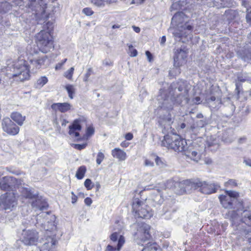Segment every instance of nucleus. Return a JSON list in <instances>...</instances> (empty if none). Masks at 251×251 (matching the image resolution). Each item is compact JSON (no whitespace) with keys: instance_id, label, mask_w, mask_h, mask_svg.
Listing matches in <instances>:
<instances>
[{"instance_id":"obj_16","label":"nucleus","mask_w":251,"mask_h":251,"mask_svg":"<svg viewBox=\"0 0 251 251\" xmlns=\"http://www.w3.org/2000/svg\"><path fill=\"white\" fill-rule=\"evenodd\" d=\"M174 65L176 67H179L185 63L187 57L186 51L182 49H177L174 51Z\"/></svg>"},{"instance_id":"obj_60","label":"nucleus","mask_w":251,"mask_h":251,"mask_svg":"<svg viewBox=\"0 0 251 251\" xmlns=\"http://www.w3.org/2000/svg\"><path fill=\"white\" fill-rule=\"evenodd\" d=\"M243 162L245 163L247 166H249L251 167V159H244Z\"/></svg>"},{"instance_id":"obj_9","label":"nucleus","mask_w":251,"mask_h":251,"mask_svg":"<svg viewBox=\"0 0 251 251\" xmlns=\"http://www.w3.org/2000/svg\"><path fill=\"white\" fill-rule=\"evenodd\" d=\"M132 209L136 218L149 219L153 215L152 211L144 202L135 199L132 203Z\"/></svg>"},{"instance_id":"obj_44","label":"nucleus","mask_w":251,"mask_h":251,"mask_svg":"<svg viewBox=\"0 0 251 251\" xmlns=\"http://www.w3.org/2000/svg\"><path fill=\"white\" fill-rule=\"evenodd\" d=\"M104 158V154L100 151H99L98 153L97 156V159H96V162L98 165H100L102 161L103 160Z\"/></svg>"},{"instance_id":"obj_23","label":"nucleus","mask_w":251,"mask_h":251,"mask_svg":"<svg viewBox=\"0 0 251 251\" xmlns=\"http://www.w3.org/2000/svg\"><path fill=\"white\" fill-rule=\"evenodd\" d=\"M208 124V120L206 118L197 121L195 124L192 125L190 129L192 132L196 134L199 130Z\"/></svg>"},{"instance_id":"obj_41","label":"nucleus","mask_w":251,"mask_h":251,"mask_svg":"<svg viewBox=\"0 0 251 251\" xmlns=\"http://www.w3.org/2000/svg\"><path fill=\"white\" fill-rule=\"evenodd\" d=\"M44 30H47V32H50L51 33V31L53 28V23L51 22H48L45 25H44Z\"/></svg>"},{"instance_id":"obj_39","label":"nucleus","mask_w":251,"mask_h":251,"mask_svg":"<svg viewBox=\"0 0 251 251\" xmlns=\"http://www.w3.org/2000/svg\"><path fill=\"white\" fill-rule=\"evenodd\" d=\"M74 70V67H71L70 69L64 73V76L69 80L72 79Z\"/></svg>"},{"instance_id":"obj_3","label":"nucleus","mask_w":251,"mask_h":251,"mask_svg":"<svg viewBox=\"0 0 251 251\" xmlns=\"http://www.w3.org/2000/svg\"><path fill=\"white\" fill-rule=\"evenodd\" d=\"M161 145L178 152L185 151L187 149L186 140L176 134L165 135Z\"/></svg>"},{"instance_id":"obj_32","label":"nucleus","mask_w":251,"mask_h":251,"mask_svg":"<svg viewBox=\"0 0 251 251\" xmlns=\"http://www.w3.org/2000/svg\"><path fill=\"white\" fill-rule=\"evenodd\" d=\"M141 251H161V249L156 243H149Z\"/></svg>"},{"instance_id":"obj_53","label":"nucleus","mask_w":251,"mask_h":251,"mask_svg":"<svg viewBox=\"0 0 251 251\" xmlns=\"http://www.w3.org/2000/svg\"><path fill=\"white\" fill-rule=\"evenodd\" d=\"M144 165L147 167H153L154 166V163L152 161L146 159L144 161Z\"/></svg>"},{"instance_id":"obj_5","label":"nucleus","mask_w":251,"mask_h":251,"mask_svg":"<svg viewBox=\"0 0 251 251\" xmlns=\"http://www.w3.org/2000/svg\"><path fill=\"white\" fill-rule=\"evenodd\" d=\"M226 195H221L219 197L221 204L225 208L231 209L233 205L236 206L238 209L243 208V201L239 200V194L235 191L226 190Z\"/></svg>"},{"instance_id":"obj_47","label":"nucleus","mask_w":251,"mask_h":251,"mask_svg":"<svg viewBox=\"0 0 251 251\" xmlns=\"http://www.w3.org/2000/svg\"><path fill=\"white\" fill-rule=\"evenodd\" d=\"M106 0H92V2L97 6H102L104 5Z\"/></svg>"},{"instance_id":"obj_11","label":"nucleus","mask_w":251,"mask_h":251,"mask_svg":"<svg viewBox=\"0 0 251 251\" xmlns=\"http://www.w3.org/2000/svg\"><path fill=\"white\" fill-rule=\"evenodd\" d=\"M38 232L34 229H24L22 233L21 241L25 245H36L39 241Z\"/></svg>"},{"instance_id":"obj_6","label":"nucleus","mask_w":251,"mask_h":251,"mask_svg":"<svg viewBox=\"0 0 251 251\" xmlns=\"http://www.w3.org/2000/svg\"><path fill=\"white\" fill-rule=\"evenodd\" d=\"M36 43L39 50L46 53L54 48L53 37L50 32L42 30L36 35Z\"/></svg>"},{"instance_id":"obj_13","label":"nucleus","mask_w":251,"mask_h":251,"mask_svg":"<svg viewBox=\"0 0 251 251\" xmlns=\"http://www.w3.org/2000/svg\"><path fill=\"white\" fill-rule=\"evenodd\" d=\"M176 99L174 98V96L171 97L167 96L166 93H161L158 96L157 100L159 101V107H160V112L162 110H172L174 105L176 103Z\"/></svg>"},{"instance_id":"obj_27","label":"nucleus","mask_w":251,"mask_h":251,"mask_svg":"<svg viewBox=\"0 0 251 251\" xmlns=\"http://www.w3.org/2000/svg\"><path fill=\"white\" fill-rule=\"evenodd\" d=\"M152 200L156 203L160 204L164 201L162 194L158 189L154 190L153 193L151 195Z\"/></svg>"},{"instance_id":"obj_29","label":"nucleus","mask_w":251,"mask_h":251,"mask_svg":"<svg viewBox=\"0 0 251 251\" xmlns=\"http://www.w3.org/2000/svg\"><path fill=\"white\" fill-rule=\"evenodd\" d=\"M47 242H45L41 247L40 251H50V250L55 244V241L53 238L49 237L47 239Z\"/></svg>"},{"instance_id":"obj_25","label":"nucleus","mask_w":251,"mask_h":251,"mask_svg":"<svg viewBox=\"0 0 251 251\" xmlns=\"http://www.w3.org/2000/svg\"><path fill=\"white\" fill-rule=\"evenodd\" d=\"M11 119L16 122L18 126H22L25 120V116H23L20 113L13 112L10 115Z\"/></svg>"},{"instance_id":"obj_61","label":"nucleus","mask_w":251,"mask_h":251,"mask_svg":"<svg viewBox=\"0 0 251 251\" xmlns=\"http://www.w3.org/2000/svg\"><path fill=\"white\" fill-rule=\"evenodd\" d=\"M212 105L213 106H209L211 109H218L220 106V105H218V104L215 102H213Z\"/></svg>"},{"instance_id":"obj_43","label":"nucleus","mask_w":251,"mask_h":251,"mask_svg":"<svg viewBox=\"0 0 251 251\" xmlns=\"http://www.w3.org/2000/svg\"><path fill=\"white\" fill-rule=\"evenodd\" d=\"M84 184L88 190H91L94 186V185L92 183L91 180L89 178L85 180Z\"/></svg>"},{"instance_id":"obj_57","label":"nucleus","mask_w":251,"mask_h":251,"mask_svg":"<svg viewBox=\"0 0 251 251\" xmlns=\"http://www.w3.org/2000/svg\"><path fill=\"white\" fill-rule=\"evenodd\" d=\"M72 194V203H75L77 200V197L74 194L73 192H71Z\"/></svg>"},{"instance_id":"obj_33","label":"nucleus","mask_w":251,"mask_h":251,"mask_svg":"<svg viewBox=\"0 0 251 251\" xmlns=\"http://www.w3.org/2000/svg\"><path fill=\"white\" fill-rule=\"evenodd\" d=\"M48 81V78L45 76H41L39 79H37L36 83H35V87L36 88H41L44 85H45Z\"/></svg>"},{"instance_id":"obj_42","label":"nucleus","mask_w":251,"mask_h":251,"mask_svg":"<svg viewBox=\"0 0 251 251\" xmlns=\"http://www.w3.org/2000/svg\"><path fill=\"white\" fill-rule=\"evenodd\" d=\"M128 53L131 57H135L137 55V50L131 45H128Z\"/></svg>"},{"instance_id":"obj_10","label":"nucleus","mask_w":251,"mask_h":251,"mask_svg":"<svg viewBox=\"0 0 251 251\" xmlns=\"http://www.w3.org/2000/svg\"><path fill=\"white\" fill-rule=\"evenodd\" d=\"M17 204V196L13 192H7L0 197V206L4 210H12Z\"/></svg>"},{"instance_id":"obj_52","label":"nucleus","mask_w":251,"mask_h":251,"mask_svg":"<svg viewBox=\"0 0 251 251\" xmlns=\"http://www.w3.org/2000/svg\"><path fill=\"white\" fill-rule=\"evenodd\" d=\"M94 133V129L92 126H89L87 128L86 130V136H90L93 135Z\"/></svg>"},{"instance_id":"obj_37","label":"nucleus","mask_w":251,"mask_h":251,"mask_svg":"<svg viewBox=\"0 0 251 251\" xmlns=\"http://www.w3.org/2000/svg\"><path fill=\"white\" fill-rule=\"evenodd\" d=\"M238 80L240 82H245V81H250V77L249 76L248 74L247 73H244L240 75H239L238 76Z\"/></svg>"},{"instance_id":"obj_58","label":"nucleus","mask_w":251,"mask_h":251,"mask_svg":"<svg viewBox=\"0 0 251 251\" xmlns=\"http://www.w3.org/2000/svg\"><path fill=\"white\" fill-rule=\"evenodd\" d=\"M84 202L86 205L90 206L92 203V200L91 198L87 197L85 199Z\"/></svg>"},{"instance_id":"obj_7","label":"nucleus","mask_w":251,"mask_h":251,"mask_svg":"<svg viewBox=\"0 0 251 251\" xmlns=\"http://www.w3.org/2000/svg\"><path fill=\"white\" fill-rule=\"evenodd\" d=\"M27 3L26 6L30 8L32 11L35 12L33 14L37 20H45L48 18V16L45 13V3L43 2V0H20V2L17 3L20 6L22 5V2Z\"/></svg>"},{"instance_id":"obj_62","label":"nucleus","mask_w":251,"mask_h":251,"mask_svg":"<svg viewBox=\"0 0 251 251\" xmlns=\"http://www.w3.org/2000/svg\"><path fill=\"white\" fill-rule=\"evenodd\" d=\"M201 99L199 97H196L193 100V103L195 104H199L200 103Z\"/></svg>"},{"instance_id":"obj_40","label":"nucleus","mask_w":251,"mask_h":251,"mask_svg":"<svg viewBox=\"0 0 251 251\" xmlns=\"http://www.w3.org/2000/svg\"><path fill=\"white\" fill-rule=\"evenodd\" d=\"M237 184L235 179H230L225 183V186L226 187H234L237 186Z\"/></svg>"},{"instance_id":"obj_49","label":"nucleus","mask_w":251,"mask_h":251,"mask_svg":"<svg viewBox=\"0 0 251 251\" xmlns=\"http://www.w3.org/2000/svg\"><path fill=\"white\" fill-rule=\"evenodd\" d=\"M82 12L87 16H91L93 14V11L90 8H85L83 9Z\"/></svg>"},{"instance_id":"obj_31","label":"nucleus","mask_w":251,"mask_h":251,"mask_svg":"<svg viewBox=\"0 0 251 251\" xmlns=\"http://www.w3.org/2000/svg\"><path fill=\"white\" fill-rule=\"evenodd\" d=\"M242 222L249 226H251V212L250 211H244Z\"/></svg>"},{"instance_id":"obj_45","label":"nucleus","mask_w":251,"mask_h":251,"mask_svg":"<svg viewBox=\"0 0 251 251\" xmlns=\"http://www.w3.org/2000/svg\"><path fill=\"white\" fill-rule=\"evenodd\" d=\"M246 19L247 23L251 26V8L247 9Z\"/></svg>"},{"instance_id":"obj_15","label":"nucleus","mask_w":251,"mask_h":251,"mask_svg":"<svg viewBox=\"0 0 251 251\" xmlns=\"http://www.w3.org/2000/svg\"><path fill=\"white\" fill-rule=\"evenodd\" d=\"M158 123L163 128L162 131L169 132L172 131L171 124L173 123V119L170 113L167 112L166 114L160 115Z\"/></svg>"},{"instance_id":"obj_14","label":"nucleus","mask_w":251,"mask_h":251,"mask_svg":"<svg viewBox=\"0 0 251 251\" xmlns=\"http://www.w3.org/2000/svg\"><path fill=\"white\" fill-rule=\"evenodd\" d=\"M150 226L146 224H142L138 229L137 232L135 234V238L137 240L138 244L144 243L151 238V235L149 233Z\"/></svg>"},{"instance_id":"obj_54","label":"nucleus","mask_w":251,"mask_h":251,"mask_svg":"<svg viewBox=\"0 0 251 251\" xmlns=\"http://www.w3.org/2000/svg\"><path fill=\"white\" fill-rule=\"evenodd\" d=\"M241 58L245 61L251 59V53L248 52L245 55L242 56Z\"/></svg>"},{"instance_id":"obj_12","label":"nucleus","mask_w":251,"mask_h":251,"mask_svg":"<svg viewBox=\"0 0 251 251\" xmlns=\"http://www.w3.org/2000/svg\"><path fill=\"white\" fill-rule=\"evenodd\" d=\"M1 126L2 130L9 135H16L20 131V127L8 117L2 119Z\"/></svg>"},{"instance_id":"obj_64","label":"nucleus","mask_w":251,"mask_h":251,"mask_svg":"<svg viewBox=\"0 0 251 251\" xmlns=\"http://www.w3.org/2000/svg\"><path fill=\"white\" fill-rule=\"evenodd\" d=\"M166 42V37L165 36H163L162 37L161 40H160V44L162 45H163Z\"/></svg>"},{"instance_id":"obj_46","label":"nucleus","mask_w":251,"mask_h":251,"mask_svg":"<svg viewBox=\"0 0 251 251\" xmlns=\"http://www.w3.org/2000/svg\"><path fill=\"white\" fill-rule=\"evenodd\" d=\"M93 70L91 68H89L86 73V74L84 75V78H83V81L85 82H87L89 80V77L91 75L92 73Z\"/></svg>"},{"instance_id":"obj_21","label":"nucleus","mask_w":251,"mask_h":251,"mask_svg":"<svg viewBox=\"0 0 251 251\" xmlns=\"http://www.w3.org/2000/svg\"><path fill=\"white\" fill-rule=\"evenodd\" d=\"M15 177L10 176H6L2 177L0 181V188L4 191H7L11 188L12 186V181L14 180Z\"/></svg>"},{"instance_id":"obj_63","label":"nucleus","mask_w":251,"mask_h":251,"mask_svg":"<svg viewBox=\"0 0 251 251\" xmlns=\"http://www.w3.org/2000/svg\"><path fill=\"white\" fill-rule=\"evenodd\" d=\"M146 55H147V56L148 57V58L149 59V60L150 61H151V52L149 51H146Z\"/></svg>"},{"instance_id":"obj_38","label":"nucleus","mask_w":251,"mask_h":251,"mask_svg":"<svg viewBox=\"0 0 251 251\" xmlns=\"http://www.w3.org/2000/svg\"><path fill=\"white\" fill-rule=\"evenodd\" d=\"M155 162L156 165L161 168L165 167L166 165L165 161L158 156L156 157Z\"/></svg>"},{"instance_id":"obj_19","label":"nucleus","mask_w":251,"mask_h":251,"mask_svg":"<svg viewBox=\"0 0 251 251\" xmlns=\"http://www.w3.org/2000/svg\"><path fill=\"white\" fill-rule=\"evenodd\" d=\"M110 239L113 242H116L118 241L117 251H120L125 243L124 237L120 235L119 232H114L110 235Z\"/></svg>"},{"instance_id":"obj_59","label":"nucleus","mask_w":251,"mask_h":251,"mask_svg":"<svg viewBox=\"0 0 251 251\" xmlns=\"http://www.w3.org/2000/svg\"><path fill=\"white\" fill-rule=\"evenodd\" d=\"M117 251V247H113V246L108 245L106 248L105 251Z\"/></svg>"},{"instance_id":"obj_26","label":"nucleus","mask_w":251,"mask_h":251,"mask_svg":"<svg viewBox=\"0 0 251 251\" xmlns=\"http://www.w3.org/2000/svg\"><path fill=\"white\" fill-rule=\"evenodd\" d=\"M185 155L191 160L198 162L201 158L200 153L191 149H187L184 151Z\"/></svg>"},{"instance_id":"obj_35","label":"nucleus","mask_w":251,"mask_h":251,"mask_svg":"<svg viewBox=\"0 0 251 251\" xmlns=\"http://www.w3.org/2000/svg\"><path fill=\"white\" fill-rule=\"evenodd\" d=\"M215 102L218 105H221V100L219 99H216L215 97L214 96H211L209 99L207 100V103L209 105V106H213V103Z\"/></svg>"},{"instance_id":"obj_18","label":"nucleus","mask_w":251,"mask_h":251,"mask_svg":"<svg viewBox=\"0 0 251 251\" xmlns=\"http://www.w3.org/2000/svg\"><path fill=\"white\" fill-rule=\"evenodd\" d=\"M81 120L80 119L75 120L74 121L72 125L69 126V135L73 138H75L77 141L80 139V138H79V133L78 131L80 130L81 129Z\"/></svg>"},{"instance_id":"obj_50","label":"nucleus","mask_w":251,"mask_h":251,"mask_svg":"<svg viewBox=\"0 0 251 251\" xmlns=\"http://www.w3.org/2000/svg\"><path fill=\"white\" fill-rule=\"evenodd\" d=\"M15 180H12V183H15V185L19 187L20 189L21 188L20 187V186L22 185L23 180L21 179H17L16 178H15Z\"/></svg>"},{"instance_id":"obj_22","label":"nucleus","mask_w":251,"mask_h":251,"mask_svg":"<svg viewBox=\"0 0 251 251\" xmlns=\"http://www.w3.org/2000/svg\"><path fill=\"white\" fill-rule=\"evenodd\" d=\"M51 107L53 110L64 113L70 110L72 105L68 102L55 103L51 105Z\"/></svg>"},{"instance_id":"obj_24","label":"nucleus","mask_w":251,"mask_h":251,"mask_svg":"<svg viewBox=\"0 0 251 251\" xmlns=\"http://www.w3.org/2000/svg\"><path fill=\"white\" fill-rule=\"evenodd\" d=\"M111 154L114 158L120 161H124L126 158V153L120 148H115L112 150Z\"/></svg>"},{"instance_id":"obj_8","label":"nucleus","mask_w":251,"mask_h":251,"mask_svg":"<svg viewBox=\"0 0 251 251\" xmlns=\"http://www.w3.org/2000/svg\"><path fill=\"white\" fill-rule=\"evenodd\" d=\"M192 30L193 27L188 23L179 24L176 27H171L169 29V31L173 34L176 41L182 40V42H185L182 40L183 38L191 39Z\"/></svg>"},{"instance_id":"obj_2","label":"nucleus","mask_w":251,"mask_h":251,"mask_svg":"<svg viewBox=\"0 0 251 251\" xmlns=\"http://www.w3.org/2000/svg\"><path fill=\"white\" fill-rule=\"evenodd\" d=\"M201 181L199 180L187 179L181 182H176L170 180L167 182V188L174 189L175 193L182 195L186 191L199 189Z\"/></svg>"},{"instance_id":"obj_4","label":"nucleus","mask_w":251,"mask_h":251,"mask_svg":"<svg viewBox=\"0 0 251 251\" xmlns=\"http://www.w3.org/2000/svg\"><path fill=\"white\" fill-rule=\"evenodd\" d=\"M174 89V98L176 99V103L184 105L189 102L188 91L189 85L186 81L180 80L176 84L172 85Z\"/></svg>"},{"instance_id":"obj_1","label":"nucleus","mask_w":251,"mask_h":251,"mask_svg":"<svg viewBox=\"0 0 251 251\" xmlns=\"http://www.w3.org/2000/svg\"><path fill=\"white\" fill-rule=\"evenodd\" d=\"M6 74L9 78L16 81H24L29 78V68L27 63L24 59H19L8 64Z\"/></svg>"},{"instance_id":"obj_20","label":"nucleus","mask_w":251,"mask_h":251,"mask_svg":"<svg viewBox=\"0 0 251 251\" xmlns=\"http://www.w3.org/2000/svg\"><path fill=\"white\" fill-rule=\"evenodd\" d=\"M34 199H35V200L31 203L32 206L33 208L40 210H44L47 209L48 204L45 200L41 197H35V196H34Z\"/></svg>"},{"instance_id":"obj_51","label":"nucleus","mask_w":251,"mask_h":251,"mask_svg":"<svg viewBox=\"0 0 251 251\" xmlns=\"http://www.w3.org/2000/svg\"><path fill=\"white\" fill-rule=\"evenodd\" d=\"M182 15L183 14L181 13L176 14L172 19V22H177V21H178Z\"/></svg>"},{"instance_id":"obj_55","label":"nucleus","mask_w":251,"mask_h":251,"mask_svg":"<svg viewBox=\"0 0 251 251\" xmlns=\"http://www.w3.org/2000/svg\"><path fill=\"white\" fill-rule=\"evenodd\" d=\"M66 61H67V59L65 58L61 62L57 64H56V65L55 66V70H57L61 69V67L64 64V63L66 62Z\"/></svg>"},{"instance_id":"obj_48","label":"nucleus","mask_w":251,"mask_h":251,"mask_svg":"<svg viewBox=\"0 0 251 251\" xmlns=\"http://www.w3.org/2000/svg\"><path fill=\"white\" fill-rule=\"evenodd\" d=\"M87 144H72V146L75 149H77L78 150H81L82 149H84L86 147Z\"/></svg>"},{"instance_id":"obj_34","label":"nucleus","mask_w":251,"mask_h":251,"mask_svg":"<svg viewBox=\"0 0 251 251\" xmlns=\"http://www.w3.org/2000/svg\"><path fill=\"white\" fill-rule=\"evenodd\" d=\"M86 171V168L84 166H81L77 169L75 176L78 179H81L83 178Z\"/></svg>"},{"instance_id":"obj_56","label":"nucleus","mask_w":251,"mask_h":251,"mask_svg":"<svg viewBox=\"0 0 251 251\" xmlns=\"http://www.w3.org/2000/svg\"><path fill=\"white\" fill-rule=\"evenodd\" d=\"M125 137L126 140L130 141L133 139V135L132 133L129 132V133H126L125 135Z\"/></svg>"},{"instance_id":"obj_36","label":"nucleus","mask_w":251,"mask_h":251,"mask_svg":"<svg viewBox=\"0 0 251 251\" xmlns=\"http://www.w3.org/2000/svg\"><path fill=\"white\" fill-rule=\"evenodd\" d=\"M66 89L68 92L69 97L70 99H73V94L75 92V89L73 85L68 84L66 86Z\"/></svg>"},{"instance_id":"obj_17","label":"nucleus","mask_w":251,"mask_h":251,"mask_svg":"<svg viewBox=\"0 0 251 251\" xmlns=\"http://www.w3.org/2000/svg\"><path fill=\"white\" fill-rule=\"evenodd\" d=\"M219 188L220 186L218 184H208L205 181H201L199 191L204 194H210L216 192Z\"/></svg>"},{"instance_id":"obj_28","label":"nucleus","mask_w":251,"mask_h":251,"mask_svg":"<svg viewBox=\"0 0 251 251\" xmlns=\"http://www.w3.org/2000/svg\"><path fill=\"white\" fill-rule=\"evenodd\" d=\"M47 58V56H44L43 57H39V58L31 59L30 61L33 66H34L37 69H39L44 65L45 62Z\"/></svg>"},{"instance_id":"obj_30","label":"nucleus","mask_w":251,"mask_h":251,"mask_svg":"<svg viewBox=\"0 0 251 251\" xmlns=\"http://www.w3.org/2000/svg\"><path fill=\"white\" fill-rule=\"evenodd\" d=\"M19 191L21 192V195L26 199H32L34 198L35 195H33L30 190L27 188L21 187Z\"/></svg>"}]
</instances>
